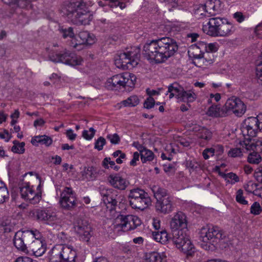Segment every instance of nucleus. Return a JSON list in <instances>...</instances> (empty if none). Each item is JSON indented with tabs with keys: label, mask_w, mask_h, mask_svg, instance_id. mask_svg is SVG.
<instances>
[{
	"label": "nucleus",
	"mask_w": 262,
	"mask_h": 262,
	"mask_svg": "<svg viewBox=\"0 0 262 262\" xmlns=\"http://www.w3.org/2000/svg\"><path fill=\"white\" fill-rule=\"evenodd\" d=\"M140 57V49L138 47H133L120 53L116 59V63L120 64L123 69H132L138 63Z\"/></svg>",
	"instance_id": "6"
},
{
	"label": "nucleus",
	"mask_w": 262,
	"mask_h": 262,
	"mask_svg": "<svg viewBox=\"0 0 262 262\" xmlns=\"http://www.w3.org/2000/svg\"><path fill=\"white\" fill-rule=\"evenodd\" d=\"M236 201L242 204L246 205L248 204V202L245 199L243 196V190L239 189L236 192Z\"/></svg>",
	"instance_id": "49"
},
{
	"label": "nucleus",
	"mask_w": 262,
	"mask_h": 262,
	"mask_svg": "<svg viewBox=\"0 0 262 262\" xmlns=\"http://www.w3.org/2000/svg\"><path fill=\"white\" fill-rule=\"evenodd\" d=\"M9 193L6 184L0 180V204L8 200Z\"/></svg>",
	"instance_id": "36"
},
{
	"label": "nucleus",
	"mask_w": 262,
	"mask_h": 262,
	"mask_svg": "<svg viewBox=\"0 0 262 262\" xmlns=\"http://www.w3.org/2000/svg\"><path fill=\"white\" fill-rule=\"evenodd\" d=\"M95 133V130L93 128L91 127L89 130H84L82 133V137L86 140H91L94 136Z\"/></svg>",
	"instance_id": "51"
},
{
	"label": "nucleus",
	"mask_w": 262,
	"mask_h": 262,
	"mask_svg": "<svg viewBox=\"0 0 262 262\" xmlns=\"http://www.w3.org/2000/svg\"><path fill=\"white\" fill-rule=\"evenodd\" d=\"M45 123V121L43 119L40 118L39 119L36 120L34 122V126L35 127L37 126H42Z\"/></svg>",
	"instance_id": "64"
},
{
	"label": "nucleus",
	"mask_w": 262,
	"mask_h": 262,
	"mask_svg": "<svg viewBox=\"0 0 262 262\" xmlns=\"http://www.w3.org/2000/svg\"><path fill=\"white\" fill-rule=\"evenodd\" d=\"M61 12L69 21L75 25H88L93 19L92 12L82 0H75L66 4Z\"/></svg>",
	"instance_id": "2"
},
{
	"label": "nucleus",
	"mask_w": 262,
	"mask_h": 262,
	"mask_svg": "<svg viewBox=\"0 0 262 262\" xmlns=\"http://www.w3.org/2000/svg\"><path fill=\"white\" fill-rule=\"evenodd\" d=\"M98 173L97 169L94 167H89L85 171V175L86 179L93 180L98 176Z\"/></svg>",
	"instance_id": "42"
},
{
	"label": "nucleus",
	"mask_w": 262,
	"mask_h": 262,
	"mask_svg": "<svg viewBox=\"0 0 262 262\" xmlns=\"http://www.w3.org/2000/svg\"><path fill=\"white\" fill-rule=\"evenodd\" d=\"M188 52L190 57L194 59L200 60L201 62H202L206 66L210 64L213 62V59L212 58H210L208 60L207 59V56L209 55L208 53L204 54L197 47L192 46Z\"/></svg>",
	"instance_id": "25"
},
{
	"label": "nucleus",
	"mask_w": 262,
	"mask_h": 262,
	"mask_svg": "<svg viewBox=\"0 0 262 262\" xmlns=\"http://www.w3.org/2000/svg\"><path fill=\"white\" fill-rule=\"evenodd\" d=\"M151 190L157 200L164 199L167 196H169L167 194V190L159 186L154 185L151 188Z\"/></svg>",
	"instance_id": "35"
},
{
	"label": "nucleus",
	"mask_w": 262,
	"mask_h": 262,
	"mask_svg": "<svg viewBox=\"0 0 262 262\" xmlns=\"http://www.w3.org/2000/svg\"><path fill=\"white\" fill-rule=\"evenodd\" d=\"M233 17L235 18L237 21L238 23H242L245 20V16L243 15V13L241 12H236L233 14Z\"/></svg>",
	"instance_id": "59"
},
{
	"label": "nucleus",
	"mask_w": 262,
	"mask_h": 262,
	"mask_svg": "<svg viewBox=\"0 0 262 262\" xmlns=\"http://www.w3.org/2000/svg\"><path fill=\"white\" fill-rule=\"evenodd\" d=\"M256 75L257 78L261 81L262 84V53L260 56V61L256 66Z\"/></svg>",
	"instance_id": "50"
},
{
	"label": "nucleus",
	"mask_w": 262,
	"mask_h": 262,
	"mask_svg": "<svg viewBox=\"0 0 262 262\" xmlns=\"http://www.w3.org/2000/svg\"><path fill=\"white\" fill-rule=\"evenodd\" d=\"M60 204L64 209L71 210L77 205L75 194L72 188L65 187L60 195Z\"/></svg>",
	"instance_id": "17"
},
{
	"label": "nucleus",
	"mask_w": 262,
	"mask_h": 262,
	"mask_svg": "<svg viewBox=\"0 0 262 262\" xmlns=\"http://www.w3.org/2000/svg\"><path fill=\"white\" fill-rule=\"evenodd\" d=\"M185 166L190 172L194 171L200 168V165L194 159L186 160Z\"/></svg>",
	"instance_id": "41"
},
{
	"label": "nucleus",
	"mask_w": 262,
	"mask_h": 262,
	"mask_svg": "<svg viewBox=\"0 0 262 262\" xmlns=\"http://www.w3.org/2000/svg\"><path fill=\"white\" fill-rule=\"evenodd\" d=\"M225 178L227 182L232 184H235L236 182L239 181V178L238 176L233 172H229L226 174L225 175Z\"/></svg>",
	"instance_id": "46"
},
{
	"label": "nucleus",
	"mask_w": 262,
	"mask_h": 262,
	"mask_svg": "<svg viewBox=\"0 0 262 262\" xmlns=\"http://www.w3.org/2000/svg\"><path fill=\"white\" fill-rule=\"evenodd\" d=\"M96 41L95 36L88 31H81L77 36L71 40V46L76 48L79 45H92Z\"/></svg>",
	"instance_id": "20"
},
{
	"label": "nucleus",
	"mask_w": 262,
	"mask_h": 262,
	"mask_svg": "<svg viewBox=\"0 0 262 262\" xmlns=\"http://www.w3.org/2000/svg\"><path fill=\"white\" fill-rule=\"evenodd\" d=\"M257 120L254 117H248L242 123L241 129L244 140L257 141L252 138L255 137L258 130H260Z\"/></svg>",
	"instance_id": "13"
},
{
	"label": "nucleus",
	"mask_w": 262,
	"mask_h": 262,
	"mask_svg": "<svg viewBox=\"0 0 262 262\" xmlns=\"http://www.w3.org/2000/svg\"><path fill=\"white\" fill-rule=\"evenodd\" d=\"M74 229L81 241L88 242L92 237V228L85 220L77 219L74 223Z\"/></svg>",
	"instance_id": "16"
},
{
	"label": "nucleus",
	"mask_w": 262,
	"mask_h": 262,
	"mask_svg": "<svg viewBox=\"0 0 262 262\" xmlns=\"http://www.w3.org/2000/svg\"><path fill=\"white\" fill-rule=\"evenodd\" d=\"M243 148L247 151H252L249 154L248 161L251 164H258L261 160L259 154L262 151V142L260 140H243L239 142Z\"/></svg>",
	"instance_id": "10"
},
{
	"label": "nucleus",
	"mask_w": 262,
	"mask_h": 262,
	"mask_svg": "<svg viewBox=\"0 0 262 262\" xmlns=\"http://www.w3.org/2000/svg\"><path fill=\"white\" fill-rule=\"evenodd\" d=\"M152 234L153 238L157 242L164 244L168 241V234L165 230L152 232Z\"/></svg>",
	"instance_id": "34"
},
{
	"label": "nucleus",
	"mask_w": 262,
	"mask_h": 262,
	"mask_svg": "<svg viewBox=\"0 0 262 262\" xmlns=\"http://www.w3.org/2000/svg\"><path fill=\"white\" fill-rule=\"evenodd\" d=\"M193 13L195 17L198 19H201L207 16L206 7L203 5L195 6Z\"/></svg>",
	"instance_id": "37"
},
{
	"label": "nucleus",
	"mask_w": 262,
	"mask_h": 262,
	"mask_svg": "<svg viewBox=\"0 0 262 262\" xmlns=\"http://www.w3.org/2000/svg\"><path fill=\"white\" fill-rule=\"evenodd\" d=\"M234 32L233 26L232 24L222 19L220 25L217 36L226 37L228 36Z\"/></svg>",
	"instance_id": "28"
},
{
	"label": "nucleus",
	"mask_w": 262,
	"mask_h": 262,
	"mask_svg": "<svg viewBox=\"0 0 262 262\" xmlns=\"http://www.w3.org/2000/svg\"><path fill=\"white\" fill-rule=\"evenodd\" d=\"M108 181L113 187L120 190H125L129 184V182L119 173L110 174Z\"/></svg>",
	"instance_id": "24"
},
{
	"label": "nucleus",
	"mask_w": 262,
	"mask_h": 262,
	"mask_svg": "<svg viewBox=\"0 0 262 262\" xmlns=\"http://www.w3.org/2000/svg\"><path fill=\"white\" fill-rule=\"evenodd\" d=\"M139 103V99L136 96H132L127 99L123 100L121 103L124 106L133 107L137 105Z\"/></svg>",
	"instance_id": "39"
},
{
	"label": "nucleus",
	"mask_w": 262,
	"mask_h": 262,
	"mask_svg": "<svg viewBox=\"0 0 262 262\" xmlns=\"http://www.w3.org/2000/svg\"><path fill=\"white\" fill-rule=\"evenodd\" d=\"M77 253L71 247L66 245H56L50 251L49 262H75Z\"/></svg>",
	"instance_id": "3"
},
{
	"label": "nucleus",
	"mask_w": 262,
	"mask_h": 262,
	"mask_svg": "<svg viewBox=\"0 0 262 262\" xmlns=\"http://www.w3.org/2000/svg\"><path fill=\"white\" fill-rule=\"evenodd\" d=\"M32 231L30 230L18 231L15 233L13 238L15 247L19 250L26 252L29 245L34 241Z\"/></svg>",
	"instance_id": "14"
},
{
	"label": "nucleus",
	"mask_w": 262,
	"mask_h": 262,
	"mask_svg": "<svg viewBox=\"0 0 262 262\" xmlns=\"http://www.w3.org/2000/svg\"><path fill=\"white\" fill-rule=\"evenodd\" d=\"M196 98V95L194 92L190 90L185 91L183 87L182 88V92L179 94L178 97V101L182 102H193Z\"/></svg>",
	"instance_id": "29"
},
{
	"label": "nucleus",
	"mask_w": 262,
	"mask_h": 262,
	"mask_svg": "<svg viewBox=\"0 0 262 262\" xmlns=\"http://www.w3.org/2000/svg\"><path fill=\"white\" fill-rule=\"evenodd\" d=\"M59 31L62 34V37L64 38L69 37L71 38L72 40H73V38H75L73 29L72 27H69L68 28H61L59 29Z\"/></svg>",
	"instance_id": "45"
},
{
	"label": "nucleus",
	"mask_w": 262,
	"mask_h": 262,
	"mask_svg": "<svg viewBox=\"0 0 262 262\" xmlns=\"http://www.w3.org/2000/svg\"><path fill=\"white\" fill-rule=\"evenodd\" d=\"M225 108L227 113L229 111H232L237 116H242L246 110L245 104L239 98L234 97L229 98L227 100Z\"/></svg>",
	"instance_id": "19"
},
{
	"label": "nucleus",
	"mask_w": 262,
	"mask_h": 262,
	"mask_svg": "<svg viewBox=\"0 0 262 262\" xmlns=\"http://www.w3.org/2000/svg\"><path fill=\"white\" fill-rule=\"evenodd\" d=\"M13 143L14 145L11 148L12 151L19 154H23L25 152V143L24 142L19 143V141L14 140Z\"/></svg>",
	"instance_id": "40"
},
{
	"label": "nucleus",
	"mask_w": 262,
	"mask_h": 262,
	"mask_svg": "<svg viewBox=\"0 0 262 262\" xmlns=\"http://www.w3.org/2000/svg\"><path fill=\"white\" fill-rule=\"evenodd\" d=\"M136 81V76L129 73H124L112 76L108 79L105 83V86L108 89L118 90L124 88L129 91L134 87Z\"/></svg>",
	"instance_id": "4"
},
{
	"label": "nucleus",
	"mask_w": 262,
	"mask_h": 262,
	"mask_svg": "<svg viewBox=\"0 0 262 262\" xmlns=\"http://www.w3.org/2000/svg\"><path fill=\"white\" fill-rule=\"evenodd\" d=\"M223 231L217 226H212L208 228H202L200 231V238L203 242L202 247L206 250H209L213 247L214 243L223 239Z\"/></svg>",
	"instance_id": "8"
},
{
	"label": "nucleus",
	"mask_w": 262,
	"mask_h": 262,
	"mask_svg": "<svg viewBox=\"0 0 262 262\" xmlns=\"http://www.w3.org/2000/svg\"><path fill=\"white\" fill-rule=\"evenodd\" d=\"M141 224L140 219L133 215H120L116 219L114 227L124 232L134 230Z\"/></svg>",
	"instance_id": "11"
},
{
	"label": "nucleus",
	"mask_w": 262,
	"mask_h": 262,
	"mask_svg": "<svg viewBox=\"0 0 262 262\" xmlns=\"http://www.w3.org/2000/svg\"><path fill=\"white\" fill-rule=\"evenodd\" d=\"M66 135L68 139L72 141L74 140L77 136L76 134L74 133L72 129H69L67 130Z\"/></svg>",
	"instance_id": "60"
},
{
	"label": "nucleus",
	"mask_w": 262,
	"mask_h": 262,
	"mask_svg": "<svg viewBox=\"0 0 262 262\" xmlns=\"http://www.w3.org/2000/svg\"><path fill=\"white\" fill-rule=\"evenodd\" d=\"M206 46L207 50L205 53H208L209 54L210 52H215L218 50L217 44L216 42L210 43L208 44L207 43Z\"/></svg>",
	"instance_id": "55"
},
{
	"label": "nucleus",
	"mask_w": 262,
	"mask_h": 262,
	"mask_svg": "<svg viewBox=\"0 0 262 262\" xmlns=\"http://www.w3.org/2000/svg\"><path fill=\"white\" fill-rule=\"evenodd\" d=\"M182 86L179 85L178 83L174 82L170 84L168 87L167 94L169 93V98H172L174 96L176 97L178 100L179 94L182 90Z\"/></svg>",
	"instance_id": "33"
},
{
	"label": "nucleus",
	"mask_w": 262,
	"mask_h": 262,
	"mask_svg": "<svg viewBox=\"0 0 262 262\" xmlns=\"http://www.w3.org/2000/svg\"><path fill=\"white\" fill-rule=\"evenodd\" d=\"M3 2L15 9L12 13H19L17 9H27L31 7L29 0H3Z\"/></svg>",
	"instance_id": "27"
},
{
	"label": "nucleus",
	"mask_w": 262,
	"mask_h": 262,
	"mask_svg": "<svg viewBox=\"0 0 262 262\" xmlns=\"http://www.w3.org/2000/svg\"><path fill=\"white\" fill-rule=\"evenodd\" d=\"M222 20V18L220 17L210 18L207 24L203 26V32L209 36L216 37Z\"/></svg>",
	"instance_id": "22"
},
{
	"label": "nucleus",
	"mask_w": 262,
	"mask_h": 262,
	"mask_svg": "<svg viewBox=\"0 0 262 262\" xmlns=\"http://www.w3.org/2000/svg\"><path fill=\"white\" fill-rule=\"evenodd\" d=\"M132 145L138 149L139 154H141L146 148V147L140 144L139 142H134Z\"/></svg>",
	"instance_id": "61"
},
{
	"label": "nucleus",
	"mask_w": 262,
	"mask_h": 262,
	"mask_svg": "<svg viewBox=\"0 0 262 262\" xmlns=\"http://www.w3.org/2000/svg\"><path fill=\"white\" fill-rule=\"evenodd\" d=\"M31 258L27 256L19 257L16 259L15 262H30Z\"/></svg>",
	"instance_id": "63"
},
{
	"label": "nucleus",
	"mask_w": 262,
	"mask_h": 262,
	"mask_svg": "<svg viewBox=\"0 0 262 262\" xmlns=\"http://www.w3.org/2000/svg\"><path fill=\"white\" fill-rule=\"evenodd\" d=\"M49 58L54 62H61L71 66L81 65L83 62L80 56L66 49L60 51H52L49 55Z\"/></svg>",
	"instance_id": "7"
},
{
	"label": "nucleus",
	"mask_w": 262,
	"mask_h": 262,
	"mask_svg": "<svg viewBox=\"0 0 262 262\" xmlns=\"http://www.w3.org/2000/svg\"><path fill=\"white\" fill-rule=\"evenodd\" d=\"M187 232L188 230H177L172 231V241L180 250L187 256H192L195 252V248Z\"/></svg>",
	"instance_id": "5"
},
{
	"label": "nucleus",
	"mask_w": 262,
	"mask_h": 262,
	"mask_svg": "<svg viewBox=\"0 0 262 262\" xmlns=\"http://www.w3.org/2000/svg\"><path fill=\"white\" fill-rule=\"evenodd\" d=\"M155 208L159 213L164 214L169 213L173 210L172 198L169 196L157 200Z\"/></svg>",
	"instance_id": "23"
},
{
	"label": "nucleus",
	"mask_w": 262,
	"mask_h": 262,
	"mask_svg": "<svg viewBox=\"0 0 262 262\" xmlns=\"http://www.w3.org/2000/svg\"><path fill=\"white\" fill-rule=\"evenodd\" d=\"M144 260L145 262H166L164 255L157 252L146 253Z\"/></svg>",
	"instance_id": "32"
},
{
	"label": "nucleus",
	"mask_w": 262,
	"mask_h": 262,
	"mask_svg": "<svg viewBox=\"0 0 262 262\" xmlns=\"http://www.w3.org/2000/svg\"><path fill=\"white\" fill-rule=\"evenodd\" d=\"M31 142L35 146H38L40 144L48 146L52 144V139L46 135L37 136L32 138Z\"/></svg>",
	"instance_id": "31"
},
{
	"label": "nucleus",
	"mask_w": 262,
	"mask_h": 262,
	"mask_svg": "<svg viewBox=\"0 0 262 262\" xmlns=\"http://www.w3.org/2000/svg\"><path fill=\"white\" fill-rule=\"evenodd\" d=\"M35 214L38 221L52 227L59 224L60 221L57 213L48 208L36 210Z\"/></svg>",
	"instance_id": "15"
},
{
	"label": "nucleus",
	"mask_w": 262,
	"mask_h": 262,
	"mask_svg": "<svg viewBox=\"0 0 262 262\" xmlns=\"http://www.w3.org/2000/svg\"><path fill=\"white\" fill-rule=\"evenodd\" d=\"M198 138L208 141L212 137V133L207 128H204L201 132L196 134Z\"/></svg>",
	"instance_id": "44"
},
{
	"label": "nucleus",
	"mask_w": 262,
	"mask_h": 262,
	"mask_svg": "<svg viewBox=\"0 0 262 262\" xmlns=\"http://www.w3.org/2000/svg\"><path fill=\"white\" fill-rule=\"evenodd\" d=\"M207 114L211 117H223L227 115V112L225 107L221 108L217 105H212L208 108Z\"/></svg>",
	"instance_id": "30"
},
{
	"label": "nucleus",
	"mask_w": 262,
	"mask_h": 262,
	"mask_svg": "<svg viewBox=\"0 0 262 262\" xmlns=\"http://www.w3.org/2000/svg\"><path fill=\"white\" fill-rule=\"evenodd\" d=\"M178 50L175 39L163 37L152 40L143 47V54L146 58L156 63H162L172 56Z\"/></svg>",
	"instance_id": "1"
},
{
	"label": "nucleus",
	"mask_w": 262,
	"mask_h": 262,
	"mask_svg": "<svg viewBox=\"0 0 262 262\" xmlns=\"http://www.w3.org/2000/svg\"><path fill=\"white\" fill-rule=\"evenodd\" d=\"M40 183L38 185L37 191L35 192L29 183H24L19 187L20 195L22 199L29 203L35 204L39 202L41 198Z\"/></svg>",
	"instance_id": "12"
},
{
	"label": "nucleus",
	"mask_w": 262,
	"mask_h": 262,
	"mask_svg": "<svg viewBox=\"0 0 262 262\" xmlns=\"http://www.w3.org/2000/svg\"><path fill=\"white\" fill-rule=\"evenodd\" d=\"M155 104V101L151 97H148L144 103V107L147 109L152 108Z\"/></svg>",
	"instance_id": "53"
},
{
	"label": "nucleus",
	"mask_w": 262,
	"mask_h": 262,
	"mask_svg": "<svg viewBox=\"0 0 262 262\" xmlns=\"http://www.w3.org/2000/svg\"><path fill=\"white\" fill-rule=\"evenodd\" d=\"M107 2V5L112 9L116 8L118 7L123 10L126 7L125 3L121 2L120 0H105Z\"/></svg>",
	"instance_id": "43"
},
{
	"label": "nucleus",
	"mask_w": 262,
	"mask_h": 262,
	"mask_svg": "<svg viewBox=\"0 0 262 262\" xmlns=\"http://www.w3.org/2000/svg\"><path fill=\"white\" fill-rule=\"evenodd\" d=\"M262 212V208L259 203L257 202H255L251 206L250 212L254 215L259 214Z\"/></svg>",
	"instance_id": "47"
},
{
	"label": "nucleus",
	"mask_w": 262,
	"mask_h": 262,
	"mask_svg": "<svg viewBox=\"0 0 262 262\" xmlns=\"http://www.w3.org/2000/svg\"><path fill=\"white\" fill-rule=\"evenodd\" d=\"M140 154L138 152H135L133 154V158L130 162V165L133 166L137 165V162L139 160Z\"/></svg>",
	"instance_id": "58"
},
{
	"label": "nucleus",
	"mask_w": 262,
	"mask_h": 262,
	"mask_svg": "<svg viewBox=\"0 0 262 262\" xmlns=\"http://www.w3.org/2000/svg\"><path fill=\"white\" fill-rule=\"evenodd\" d=\"M46 250V245L40 239H35L31 244L29 245L27 252H32L36 256H40Z\"/></svg>",
	"instance_id": "26"
},
{
	"label": "nucleus",
	"mask_w": 262,
	"mask_h": 262,
	"mask_svg": "<svg viewBox=\"0 0 262 262\" xmlns=\"http://www.w3.org/2000/svg\"><path fill=\"white\" fill-rule=\"evenodd\" d=\"M228 154L230 156L234 158L241 157L243 155L242 151L240 148H234L231 149L229 151Z\"/></svg>",
	"instance_id": "52"
},
{
	"label": "nucleus",
	"mask_w": 262,
	"mask_h": 262,
	"mask_svg": "<svg viewBox=\"0 0 262 262\" xmlns=\"http://www.w3.org/2000/svg\"><path fill=\"white\" fill-rule=\"evenodd\" d=\"M140 157L143 163L150 162L154 160L155 155L153 152L146 148L140 154Z\"/></svg>",
	"instance_id": "38"
},
{
	"label": "nucleus",
	"mask_w": 262,
	"mask_h": 262,
	"mask_svg": "<svg viewBox=\"0 0 262 262\" xmlns=\"http://www.w3.org/2000/svg\"><path fill=\"white\" fill-rule=\"evenodd\" d=\"M207 43L204 41H199L196 43V44L194 46H193L194 47H197L199 50L201 51L204 54H206L205 52L206 51L207 49Z\"/></svg>",
	"instance_id": "57"
},
{
	"label": "nucleus",
	"mask_w": 262,
	"mask_h": 262,
	"mask_svg": "<svg viewBox=\"0 0 262 262\" xmlns=\"http://www.w3.org/2000/svg\"><path fill=\"white\" fill-rule=\"evenodd\" d=\"M187 216L180 211L175 213L170 221V227L172 231L177 230H187Z\"/></svg>",
	"instance_id": "18"
},
{
	"label": "nucleus",
	"mask_w": 262,
	"mask_h": 262,
	"mask_svg": "<svg viewBox=\"0 0 262 262\" xmlns=\"http://www.w3.org/2000/svg\"><path fill=\"white\" fill-rule=\"evenodd\" d=\"M105 144V139L102 137H100L95 142V148L99 151H100L102 150L103 147Z\"/></svg>",
	"instance_id": "48"
},
{
	"label": "nucleus",
	"mask_w": 262,
	"mask_h": 262,
	"mask_svg": "<svg viewBox=\"0 0 262 262\" xmlns=\"http://www.w3.org/2000/svg\"><path fill=\"white\" fill-rule=\"evenodd\" d=\"M100 194L104 203L111 206L110 210L114 209L118 203V192L112 188H101Z\"/></svg>",
	"instance_id": "21"
},
{
	"label": "nucleus",
	"mask_w": 262,
	"mask_h": 262,
	"mask_svg": "<svg viewBox=\"0 0 262 262\" xmlns=\"http://www.w3.org/2000/svg\"><path fill=\"white\" fill-rule=\"evenodd\" d=\"M214 154V149L213 148H206L202 153L204 158L206 160L209 159L210 155L212 156Z\"/></svg>",
	"instance_id": "56"
},
{
	"label": "nucleus",
	"mask_w": 262,
	"mask_h": 262,
	"mask_svg": "<svg viewBox=\"0 0 262 262\" xmlns=\"http://www.w3.org/2000/svg\"><path fill=\"white\" fill-rule=\"evenodd\" d=\"M107 138L109 139L110 142L113 144H117L120 141V137L117 134L108 135Z\"/></svg>",
	"instance_id": "54"
},
{
	"label": "nucleus",
	"mask_w": 262,
	"mask_h": 262,
	"mask_svg": "<svg viewBox=\"0 0 262 262\" xmlns=\"http://www.w3.org/2000/svg\"><path fill=\"white\" fill-rule=\"evenodd\" d=\"M128 200L132 208L143 210L151 204V200L143 189L136 188L129 190Z\"/></svg>",
	"instance_id": "9"
},
{
	"label": "nucleus",
	"mask_w": 262,
	"mask_h": 262,
	"mask_svg": "<svg viewBox=\"0 0 262 262\" xmlns=\"http://www.w3.org/2000/svg\"><path fill=\"white\" fill-rule=\"evenodd\" d=\"M0 138L5 139L6 141L8 142L10 139V136L8 132L5 130L4 133H0Z\"/></svg>",
	"instance_id": "62"
}]
</instances>
